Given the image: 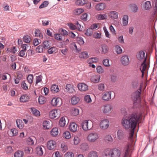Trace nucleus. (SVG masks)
Here are the masks:
<instances>
[{"instance_id": "obj_1", "label": "nucleus", "mask_w": 157, "mask_h": 157, "mask_svg": "<svg viewBox=\"0 0 157 157\" xmlns=\"http://www.w3.org/2000/svg\"><path fill=\"white\" fill-rule=\"evenodd\" d=\"M142 115L140 113L132 114L128 117H124L122 120V124L124 128L132 129L128 138V143L125 147V154L124 157H130L131 150L133 149L134 142L133 134L134 129L137 124L141 122Z\"/></svg>"}, {"instance_id": "obj_2", "label": "nucleus", "mask_w": 157, "mask_h": 157, "mask_svg": "<svg viewBox=\"0 0 157 157\" xmlns=\"http://www.w3.org/2000/svg\"><path fill=\"white\" fill-rule=\"evenodd\" d=\"M150 67V62L149 61H143L140 67V69L142 73V77H143L144 74L147 72Z\"/></svg>"}, {"instance_id": "obj_3", "label": "nucleus", "mask_w": 157, "mask_h": 157, "mask_svg": "<svg viewBox=\"0 0 157 157\" xmlns=\"http://www.w3.org/2000/svg\"><path fill=\"white\" fill-rule=\"evenodd\" d=\"M81 125L84 130L87 131L90 129L92 128L93 123L91 121L85 120L82 121Z\"/></svg>"}, {"instance_id": "obj_4", "label": "nucleus", "mask_w": 157, "mask_h": 157, "mask_svg": "<svg viewBox=\"0 0 157 157\" xmlns=\"http://www.w3.org/2000/svg\"><path fill=\"white\" fill-rule=\"evenodd\" d=\"M141 90L139 89L135 92L132 95V98L134 100V103H139L140 102V94Z\"/></svg>"}, {"instance_id": "obj_5", "label": "nucleus", "mask_w": 157, "mask_h": 157, "mask_svg": "<svg viewBox=\"0 0 157 157\" xmlns=\"http://www.w3.org/2000/svg\"><path fill=\"white\" fill-rule=\"evenodd\" d=\"M98 138V134L96 132H93L89 134L87 137L88 141L90 142H95Z\"/></svg>"}, {"instance_id": "obj_6", "label": "nucleus", "mask_w": 157, "mask_h": 157, "mask_svg": "<svg viewBox=\"0 0 157 157\" xmlns=\"http://www.w3.org/2000/svg\"><path fill=\"white\" fill-rule=\"evenodd\" d=\"M109 122L108 119H104L100 122V127L102 129L105 130L108 128L109 125Z\"/></svg>"}, {"instance_id": "obj_7", "label": "nucleus", "mask_w": 157, "mask_h": 157, "mask_svg": "<svg viewBox=\"0 0 157 157\" xmlns=\"http://www.w3.org/2000/svg\"><path fill=\"white\" fill-rule=\"evenodd\" d=\"M101 109L104 113H108L112 111L113 107L110 104H107L101 107Z\"/></svg>"}, {"instance_id": "obj_8", "label": "nucleus", "mask_w": 157, "mask_h": 157, "mask_svg": "<svg viewBox=\"0 0 157 157\" xmlns=\"http://www.w3.org/2000/svg\"><path fill=\"white\" fill-rule=\"evenodd\" d=\"M62 103V100L59 98H54L51 102L52 105L54 106H59Z\"/></svg>"}, {"instance_id": "obj_9", "label": "nucleus", "mask_w": 157, "mask_h": 157, "mask_svg": "<svg viewBox=\"0 0 157 157\" xmlns=\"http://www.w3.org/2000/svg\"><path fill=\"white\" fill-rule=\"evenodd\" d=\"M111 92L108 91L102 94V99L105 101H108L111 98Z\"/></svg>"}, {"instance_id": "obj_10", "label": "nucleus", "mask_w": 157, "mask_h": 157, "mask_svg": "<svg viewBox=\"0 0 157 157\" xmlns=\"http://www.w3.org/2000/svg\"><path fill=\"white\" fill-rule=\"evenodd\" d=\"M137 58L140 61H142L143 62L145 60L147 61V56L145 57V52L143 51H141L138 52L137 55Z\"/></svg>"}, {"instance_id": "obj_11", "label": "nucleus", "mask_w": 157, "mask_h": 157, "mask_svg": "<svg viewBox=\"0 0 157 157\" xmlns=\"http://www.w3.org/2000/svg\"><path fill=\"white\" fill-rule=\"evenodd\" d=\"M121 61L123 65L127 66L128 65L130 62L128 56L127 55L123 56L121 58Z\"/></svg>"}, {"instance_id": "obj_12", "label": "nucleus", "mask_w": 157, "mask_h": 157, "mask_svg": "<svg viewBox=\"0 0 157 157\" xmlns=\"http://www.w3.org/2000/svg\"><path fill=\"white\" fill-rule=\"evenodd\" d=\"M111 157H119L121 155V151L118 149L115 148L111 149Z\"/></svg>"}, {"instance_id": "obj_13", "label": "nucleus", "mask_w": 157, "mask_h": 157, "mask_svg": "<svg viewBox=\"0 0 157 157\" xmlns=\"http://www.w3.org/2000/svg\"><path fill=\"white\" fill-rule=\"evenodd\" d=\"M56 144L55 141L53 140H49L47 143V147L49 150H54L56 147Z\"/></svg>"}, {"instance_id": "obj_14", "label": "nucleus", "mask_w": 157, "mask_h": 157, "mask_svg": "<svg viewBox=\"0 0 157 157\" xmlns=\"http://www.w3.org/2000/svg\"><path fill=\"white\" fill-rule=\"evenodd\" d=\"M78 90L80 91H84L88 89V86L86 84L83 83L78 84Z\"/></svg>"}, {"instance_id": "obj_15", "label": "nucleus", "mask_w": 157, "mask_h": 157, "mask_svg": "<svg viewBox=\"0 0 157 157\" xmlns=\"http://www.w3.org/2000/svg\"><path fill=\"white\" fill-rule=\"evenodd\" d=\"M49 116L52 119L58 117H59V114L58 110L54 109L51 111L50 113Z\"/></svg>"}, {"instance_id": "obj_16", "label": "nucleus", "mask_w": 157, "mask_h": 157, "mask_svg": "<svg viewBox=\"0 0 157 157\" xmlns=\"http://www.w3.org/2000/svg\"><path fill=\"white\" fill-rule=\"evenodd\" d=\"M44 147L43 146H40L36 148V152L38 155L41 156L43 154L44 151H45Z\"/></svg>"}, {"instance_id": "obj_17", "label": "nucleus", "mask_w": 157, "mask_h": 157, "mask_svg": "<svg viewBox=\"0 0 157 157\" xmlns=\"http://www.w3.org/2000/svg\"><path fill=\"white\" fill-rule=\"evenodd\" d=\"M125 136L124 130L122 129H119L117 132V138L120 140H123Z\"/></svg>"}, {"instance_id": "obj_18", "label": "nucleus", "mask_w": 157, "mask_h": 157, "mask_svg": "<svg viewBox=\"0 0 157 157\" xmlns=\"http://www.w3.org/2000/svg\"><path fill=\"white\" fill-rule=\"evenodd\" d=\"M108 15L112 19H117L118 18V13L116 11H111L108 13Z\"/></svg>"}, {"instance_id": "obj_19", "label": "nucleus", "mask_w": 157, "mask_h": 157, "mask_svg": "<svg viewBox=\"0 0 157 157\" xmlns=\"http://www.w3.org/2000/svg\"><path fill=\"white\" fill-rule=\"evenodd\" d=\"M68 121L67 118L63 117L60 118L59 121V125L62 127H64L66 124H67Z\"/></svg>"}, {"instance_id": "obj_20", "label": "nucleus", "mask_w": 157, "mask_h": 157, "mask_svg": "<svg viewBox=\"0 0 157 157\" xmlns=\"http://www.w3.org/2000/svg\"><path fill=\"white\" fill-rule=\"evenodd\" d=\"M77 125L75 122L71 123L69 126V130L72 132H75L77 131Z\"/></svg>"}, {"instance_id": "obj_21", "label": "nucleus", "mask_w": 157, "mask_h": 157, "mask_svg": "<svg viewBox=\"0 0 157 157\" xmlns=\"http://www.w3.org/2000/svg\"><path fill=\"white\" fill-rule=\"evenodd\" d=\"M102 155V157H111V149H106L104 150Z\"/></svg>"}, {"instance_id": "obj_22", "label": "nucleus", "mask_w": 157, "mask_h": 157, "mask_svg": "<svg viewBox=\"0 0 157 157\" xmlns=\"http://www.w3.org/2000/svg\"><path fill=\"white\" fill-rule=\"evenodd\" d=\"M109 50L108 47L105 44H102L101 46V53L102 54H105L108 52Z\"/></svg>"}, {"instance_id": "obj_23", "label": "nucleus", "mask_w": 157, "mask_h": 157, "mask_svg": "<svg viewBox=\"0 0 157 157\" xmlns=\"http://www.w3.org/2000/svg\"><path fill=\"white\" fill-rule=\"evenodd\" d=\"M9 136L11 137L13 136H16L18 134V130L15 128L10 129V131L8 132Z\"/></svg>"}, {"instance_id": "obj_24", "label": "nucleus", "mask_w": 157, "mask_h": 157, "mask_svg": "<svg viewBox=\"0 0 157 157\" xmlns=\"http://www.w3.org/2000/svg\"><path fill=\"white\" fill-rule=\"evenodd\" d=\"M73 87V85L70 84H67L65 86V89L68 92L72 93L75 91V90Z\"/></svg>"}, {"instance_id": "obj_25", "label": "nucleus", "mask_w": 157, "mask_h": 157, "mask_svg": "<svg viewBox=\"0 0 157 157\" xmlns=\"http://www.w3.org/2000/svg\"><path fill=\"white\" fill-rule=\"evenodd\" d=\"M100 75H94L91 78V81L94 83H97L100 80Z\"/></svg>"}, {"instance_id": "obj_26", "label": "nucleus", "mask_w": 157, "mask_h": 157, "mask_svg": "<svg viewBox=\"0 0 157 157\" xmlns=\"http://www.w3.org/2000/svg\"><path fill=\"white\" fill-rule=\"evenodd\" d=\"M128 17L127 15H125L123 16L122 18V24L123 26H127L128 23Z\"/></svg>"}, {"instance_id": "obj_27", "label": "nucleus", "mask_w": 157, "mask_h": 157, "mask_svg": "<svg viewBox=\"0 0 157 157\" xmlns=\"http://www.w3.org/2000/svg\"><path fill=\"white\" fill-rule=\"evenodd\" d=\"M29 99V97L27 94H24L22 95L20 98L21 102H25L28 101Z\"/></svg>"}, {"instance_id": "obj_28", "label": "nucleus", "mask_w": 157, "mask_h": 157, "mask_svg": "<svg viewBox=\"0 0 157 157\" xmlns=\"http://www.w3.org/2000/svg\"><path fill=\"white\" fill-rule=\"evenodd\" d=\"M105 7V5L104 3H100L96 6V9L98 11L103 10Z\"/></svg>"}, {"instance_id": "obj_29", "label": "nucleus", "mask_w": 157, "mask_h": 157, "mask_svg": "<svg viewBox=\"0 0 157 157\" xmlns=\"http://www.w3.org/2000/svg\"><path fill=\"white\" fill-rule=\"evenodd\" d=\"M79 57L80 58L86 59L89 57V55L87 52L84 51L79 53Z\"/></svg>"}, {"instance_id": "obj_30", "label": "nucleus", "mask_w": 157, "mask_h": 157, "mask_svg": "<svg viewBox=\"0 0 157 157\" xmlns=\"http://www.w3.org/2000/svg\"><path fill=\"white\" fill-rule=\"evenodd\" d=\"M96 18L98 20H104L107 19V16L106 14H98L96 16Z\"/></svg>"}, {"instance_id": "obj_31", "label": "nucleus", "mask_w": 157, "mask_h": 157, "mask_svg": "<svg viewBox=\"0 0 157 157\" xmlns=\"http://www.w3.org/2000/svg\"><path fill=\"white\" fill-rule=\"evenodd\" d=\"M44 128L46 129H49L51 128V124L49 121H44L43 123Z\"/></svg>"}, {"instance_id": "obj_32", "label": "nucleus", "mask_w": 157, "mask_h": 157, "mask_svg": "<svg viewBox=\"0 0 157 157\" xmlns=\"http://www.w3.org/2000/svg\"><path fill=\"white\" fill-rule=\"evenodd\" d=\"M80 148L82 151H84L88 150L89 146L87 143H83L80 145Z\"/></svg>"}, {"instance_id": "obj_33", "label": "nucleus", "mask_w": 157, "mask_h": 157, "mask_svg": "<svg viewBox=\"0 0 157 157\" xmlns=\"http://www.w3.org/2000/svg\"><path fill=\"white\" fill-rule=\"evenodd\" d=\"M98 153L95 151H91L88 153L87 157H98Z\"/></svg>"}, {"instance_id": "obj_34", "label": "nucleus", "mask_w": 157, "mask_h": 157, "mask_svg": "<svg viewBox=\"0 0 157 157\" xmlns=\"http://www.w3.org/2000/svg\"><path fill=\"white\" fill-rule=\"evenodd\" d=\"M24 153L22 151L18 150L15 152L14 154V157H22L24 156Z\"/></svg>"}, {"instance_id": "obj_35", "label": "nucleus", "mask_w": 157, "mask_h": 157, "mask_svg": "<svg viewBox=\"0 0 157 157\" xmlns=\"http://www.w3.org/2000/svg\"><path fill=\"white\" fill-rule=\"evenodd\" d=\"M51 90L52 93H57L59 91L58 86L56 85H53L51 87Z\"/></svg>"}, {"instance_id": "obj_36", "label": "nucleus", "mask_w": 157, "mask_h": 157, "mask_svg": "<svg viewBox=\"0 0 157 157\" xmlns=\"http://www.w3.org/2000/svg\"><path fill=\"white\" fill-rule=\"evenodd\" d=\"M151 2L149 1L145 2L144 4V7L145 10H148L151 8Z\"/></svg>"}, {"instance_id": "obj_37", "label": "nucleus", "mask_w": 157, "mask_h": 157, "mask_svg": "<svg viewBox=\"0 0 157 157\" xmlns=\"http://www.w3.org/2000/svg\"><path fill=\"white\" fill-rule=\"evenodd\" d=\"M87 0H76L75 4L79 6H82L87 3Z\"/></svg>"}, {"instance_id": "obj_38", "label": "nucleus", "mask_w": 157, "mask_h": 157, "mask_svg": "<svg viewBox=\"0 0 157 157\" xmlns=\"http://www.w3.org/2000/svg\"><path fill=\"white\" fill-rule=\"evenodd\" d=\"M16 123L17 127L20 129H22L24 127V124L22 121L18 119L16 120Z\"/></svg>"}, {"instance_id": "obj_39", "label": "nucleus", "mask_w": 157, "mask_h": 157, "mask_svg": "<svg viewBox=\"0 0 157 157\" xmlns=\"http://www.w3.org/2000/svg\"><path fill=\"white\" fill-rule=\"evenodd\" d=\"M34 33L36 36L39 37L40 39L42 38V33L39 29H36Z\"/></svg>"}, {"instance_id": "obj_40", "label": "nucleus", "mask_w": 157, "mask_h": 157, "mask_svg": "<svg viewBox=\"0 0 157 157\" xmlns=\"http://www.w3.org/2000/svg\"><path fill=\"white\" fill-rule=\"evenodd\" d=\"M98 59L96 57L91 58L88 59L87 62L89 64L97 62L98 61Z\"/></svg>"}, {"instance_id": "obj_41", "label": "nucleus", "mask_w": 157, "mask_h": 157, "mask_svg": "<svg viewBox=\"0 0 157 157\" xmlns=\"http://www.w3.org/2000/svg\"><path fill=\"white\" fill-rule=\"evenodd\" d=\"M79 98L77 97H73L71 99V102L73 105H76L79 101Z\"/></svg>"}, {"instance_id": "obj_42", "label": "nucleus", "mask_w": 157, "mask_h": 157, "mask_svg": "<svg viewBox=\"0 0 157 157\" xmlns=\"http://www.w3.org/2000/svg\"><path fill=\"white\" fill-rule=\"evenodd\" d=\"M84 11L83 9L79 8L74 10L73 13L75 14L78 15L82 13Z\"/></svg>"}, {"instance_id": "obj_43", "label": "nucleus", "mask_w": 157, "mask_h": 157, "mask_svg": "<svg viewBox=\"0 0 157 157\" xmlns=\"http://www.w3.org/2000/svg\"><path fill=\"white\" fill-rule=\"evenodd\" d=\"M32 112L33 114L36 116H39L40 115V112L38 110L35 108H31Z\"/></svg>"}, {"instance_id": "obj_44", "label": "nucleus", "mask_w": 157, "mask_h": 157, "mask_svg": "<svg viewBox=\"0 0 157 157\" xmlns=\"http://www.w3.org/2000/svg\"><path fill=\"white\" fill-rule=\"evenodd\" d=\"M23 38L24 41L26 43H29L32 40L31 37L28 35L25 36Z\"/></svg>"}, {"instance_id": "obj_45", "label": "nucleus", "mask_w": 157, "mask_h": 157, "mask_svg": "<svg viewBox=\"0 0 157 157\" xmlns=\"http://www.w3.org/2000/svg\"><path fill=\"white\" fill-rule=\"evenodd\" d=\"M129 7L134 12H136L137 11L138 7L137 6L134 4H131L129 6Z\"/></svg>"}, {"instance_id": "obj_46", "label": "nucleus", "mask_w": 157, "mask_h": 157, "mask_svg": "<svg viewBox=\"0 0 157 157\" xmlns=\"http://www.w3.org/2000/svg\"><path fill=\"white\" fill-rule=\"evenodd\" d=\"M58 133L57 128H53L51 132V135L53 136H57Z\"/></svg>"}, {"instance_id": "obj_47", "label": "nucleus", "mask_w": 157, "mask_h": 157, "mask_svg": "<svg viewBox=\"0 0 157 157\" xmlns=\"http://www.w3.org/2000/svg\"><path fill=\"white\" fill-rule=\"evenodd\" d=\"M46 101V98L43 96H40L38 99V102L40 104H44Z\"/></svg>"}, {"instance_id": "obj_48", "label": "nucleus", "mask_w": 157, "mask_h": 157, "mask_svg": "<svg viewBox=\"0 0 157 157\" xmlns=\"http://www.w3.org/2000/svg\"><path fill=\"white\" fill-rule=\"evenodd\" d=\"M116 52L118 54H121L122 52V50L121 47L118 45H116L115 47Z\"/></svg>"}, {"instance_id": "obj_49", "label": "nucleus", "mask_w": 157, "mask_h": 157, "mask_svg": "<svg viewBox=\"0 0 157 157\" xmlns=\"http://www.w3.org/2000/svg\"><path fill=\"white\" fill-rule=\"evenodd\" d=\"M44 48L42 45H40L36 48V50L37 52L41 53L44 50Z\"/></svg>"}, {"instance_id": "obj_50", "label": "nucleus", "mask_w": 157, "mask_h": 157, "mask_svg": "<svg viewBox=\"0 0 157 157\" xmlns=\"http://www.w3.org/2000/svg\"><path fill=\"white\" fill-rule=\"evenodd\" d=\"M63 136L66 139L70 138L71 136L70 132L68 131H65L63 134Z\"/></svg>"}, {"instance_id": "obj_51", "label": "nucleus", "mask_w": 157, "mask_h": 157, "mask_svg": "<svg viewBox=\"0 0 157 157\" xmlns=\"http://www.w3.org/2000/svg\"><path fill=\"white\" fill-rule=\"evenodd\" d=\"M49 4V2L48 1H44L40 6L39 8L40 9H42L46 7Z\"/></svg>"}, {"instance_id": "obj_52", "label": "nucleus", "mask_w": 157, "mask_h": 157, "mask_svg": "<svg viewBox=\"0 0 157 157\" xmlns=\"http://www.w3.org/2000/svg\"><path fill=\"white\" fill-rule=\"evenodd\" d=\"M61 150L63 152H65L68 150L67 145L65 143H63L61 144Z\"/></svg>"}, {"instance_id": "obj_53", "label": "nucleus", "mask_w": 157, "mask_h": 157, "mask_svg": "<svg viewBox=\"0 0 157 157\" xmlns=\"http://www.w3.org/2000/svg\"><path fill=\"white\" fill-rule=\"evenodd\" d=\"M93 33V30L90 28L87 29L85 34L87 36H90L92 35Z\"/></svg>"}, {"instance_id": "obj_54", "label": "nucleus", "mask_w": 157, "mask_h": 157, "mask_svg": "<svg viewBox=\"0 0 157 157\" xmlns=\"http://www.w3.org/2000/svg\"><path fill=\"white\" fill-rule=\"evenodd\" d=\"M77 41L80 45H82L84 43V41L83 38L81 37H78L77 38Z\"/></svg>"}, {"instance_id": "obj_55", "label": "nucleus", "mask_w": 157, "mask_h": 157, "mask_svg": "<svg viewBox=\"0 0 157 157\" xmlns=\"http://www.w3.org/2000/svg\"><path fill=\"white\" fill-rule=\"evenodd\" d=\"M109 61V60L108 59H105L103 60V64L105 66L108 67L110 66Z\"/></svg>"}, {"instance_id": "obj_56", "label": "nucleus", "mask_w": 157, "mask_h": 157, "mask_svg": "<svg viewBox=\"0 0 157 157\" xmlns=\"http://www.w3.org/2000/svg\"><path fill=\"white\" fill-rule=\"evenodd\" d=\"M105 140L106 141L109 142H112L113 141V140L112 138L110 135H108L105 137Z\"/></svg>"}, {"instance_id": "obj_57", "label": "nucleus", "mask_w": 157, "mask_h": 157, "mask_svg": "<svg viewBox=\"0 0 157 157\" xmlns=\"http://www.w3.org/2000/svg\"><path fill=\"white\" fill-rule=\"evenodd\" d=\"M33 76L32 75H29L27 77V80L30 84H31L33 82Z\"/></svg>"}, {"instance_id": "obj_58", "label": "nucleus", "mask_w": 157, "mask_h": 157, "mask_svg": "<svg viewBox=\"0 0 157 157\" xmlns=\"http://www.w3.org/2000/svg\"><path fill=\"white\" fill-rule=\"evenodd\" d=\"M43 47L44 49H47L50 47L49 41H44L43 43Z\"/></svg>"}, {"instance_id": "obj_59", "label": "nucleus", "mask_w": 157, "mask_h": 157, "mask_svg": "<svg viewBox=\"0 0 157 157\" xmlns=\"http://www.w3.org/2000/svg\"><path fill=\"white\" fill-rule=\"evenodd\" d=\"M72 113L73 116L78 115L79 114V109L76 108H74L72 111Z\"/></svg>"}, {"instance_id": "obj_60", "label": "nucleus", "mask_w": 157, "mask_h": 157, "mask_svg": "<svg viewBox=\"0 0 157 157\" xmlns=\"http://www.w3.org/2000/svg\"><path fill=\"white\" fill-rule=\"evenodd\" d=\"M74 144L76 145L78 144L80 141L79 138L77 136H75L74 138Z\"/></svg>"}, {"instance_id": "obj_61", "label": "nucleus", "mask_w": 157, "mask_h": 157, "mask_svg": "<svg viewBox=\"0 0 157 157\" xmlns=\"http://www.w3.org/2000/svg\"><path fill=\"white\" fill-rule=\"evenodd\" d=\"M90 28L92 30H97L98 28V25L96 24H94L90 26Z\"/></svg>"}, {"instance_id": "obj_62", "label": "nucleus", "mask_w": 157, "mask_h": 157, "mask_svg": "<svg viewBox=\"0 0 157 157\" xmlns=\"http://www.w3.org/2000/svg\"><path fill=\"white\" fill-rule=\"evenodd\" d=\"M56 50V48L54 47H52L49 49L48 50V52L49 54H51L55 52Z\"/></svg>"}, {"instance_id": "obj_63", "label": "nucleus", "mask_w": 157, "mask_h": 157, "mask_svg": "<svg viewBox=\"0 0 157 157\" xmlns=\"http://www.w3.org/2000/svg\"><path fill=\"white\" fill-rule=\"evenodd\" d=\"M153 3L155 5L154 7V14H155L157 13V0H155Z\"/></svg>"}, {"instance_id": "obj_64", "label": "nucleus", "mask_w": 157, "mask_h": 157, "mask_svg": "<svg viewBox=\"0 0 157 157\" xmlns=\"http://www.w3.org/2000/svg\"><path fill=\"white\" fill-rule=\"evenodd\" d=\"M74 155L71 152H68L66 153L64 155V157H74Z\"/></svg>"}]
</instances>
